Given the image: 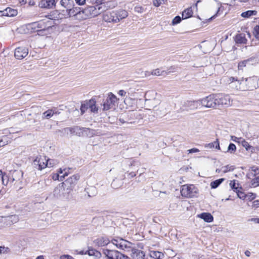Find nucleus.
Here are the masks:
<instances>
[{"instance_id": "1", "label": "nucleus", "mask_w": 259, "mask_h": 259, "mask_svg": "<svg viewBox=\"0 0 259 259\" xmlns=\"http://www.w3.org/2000/svg\"><path fill=\"white\" fill-rule=\"evenodd\" d=\"M61 14L64 18L73 17L75 20H83L82 8L80 7L74 6L68 10H63Z\"/></svg>"}, {"instance_id": "2", "label": "nucleus", "mask_w": 259, "mask_h": 259, "mask_svg": "<svg viewBox=\"0 0 259 259\" xmlns=\"http://www.w3.org/2000/svg\"><path fill=\"white\" fill-rule=\"evenodd\" d=\"M96 3L95 6H88L84 9H82L83 20L95 17L102 13L100 4L97 2Z\"/></svg>"}, {"instance_id": "3", "label": "nucleus", "mask_w": 259, "mask_h": 259, "mask_svg": "<svg viewBox=\"0 0 259 259\" xmlns=\"http://www.w3.org/2000/svg\"><path fill=\"white\" fill-rule=\"evenodd\" d=\"M52 19L45 21L42 20L39 22H35L27 25L28 28L34 32H39L42 30L49 29L53 26Z\"/></svg>"}, {"instance_id": "4", "label": "nucleus", "mask_w": 259, "mask_h": 259, "mask_svg": "<svg viewBox=\"0 0 259 259\" xmlns=\"http://www.w3.org/2000/svg\"><path fill=\"white\" fill-rule=\"evenodd\" d=\"M70 192L62 184H59L53 191V196L57 199L62 201H68L70 199Z\"/></svg>"}, {"instance_id": "5", "label": "nucleus", "mask_w": 259, "mask_h": 259, "mask_svg": "<svg viewBox=\"0 0 259 259\" xmlns=\"http://www.w3.org/2000/svg\"><path fill=\"white\" fill-rule=\"evenodd\" d=\"M182 196L187 198L196 197L198 194V189L192 184H185L181 187L180 190Z\"/></svg>"}, {"instance_id": "6", "label": "nucleus", "mask_w": 259, "mask_h": 259, "mask_svg": "<svg viewBox=\"0 0 259 259\" xmlns=\"http://www.w3.org/2000/svg\"><path fill=\"white\" fill-rule=\"evenodd\" d=\"M103 254L104 257L101 259H131L128 256L116 250L104 249Z\"/></svg>"}, {"instance_id": "7", "label": "nucleus", "mask_w": 259, "mask_h": 259, "mask_svg": "<svg viewBox=\"0 0 259 259\" xmlns=\"http://www.w3.org/2000/svg\"><path fill=\"white\" fill-rule=\"evenodd\" d=\"M117 101V99L116 96L112 93H109L106 99H104L103 103L101 104V106H103L102 110L107 111L114 108Z\"/></svg>"}, {"instance_id": "8", "label": "nucleus", "mask_w": 259, "mask_h": 259, "mask_svg": "<svg viewBox=\"0 0 259 259\" xmlns=\"http://www.w3.org/2000/svg\"><path fill=\"white\" fill-rule=\"evenodd\" d=\"M216 94H211L200 100L201 106L206 108H218Z\"/></svg>"}, {"instance_id": "9", "label": "nucleus", "mask_w": 259, "mask_h": 259, "mask_svg": "<svg viewBox=\"0 0 259 259\" xmlns=\"http://www.w3.org/2000/svg\"><path fill=\"white\" fill-rule=\"evenodd\" d=\"M228 82L229 87L233 89L244 91L246 88L243 78L241 79H238L237 77H230L228 80Z\"/></svg>"}, {"instance_id": "10", "label": "nucleus", "mask_w": 259, "mask_h": 259, "mask_svg": "<svg viewBox=\"0 0 259 259\" xmlns=\"http://www.w3.org/2000/svg\"><path fill=\"white\" fill-rule=\"evenodd\" d=\"M79 178L80 177L78 174L74 175L68 178L64 182L61 183V184L71 192L76 185Z\"/></svg>"}, {"instance_id": "11", "label": "nucleus", "mask_w": 259, "mask_h": 259, "mask_svg": "<svg viewBox=\"0 0 259 259\" xmlns=\"http://www.w3.org/2000/svg\"><path fill=\"white\" fill-rule=\"evenodd\" d=\"M88 130V128L80 127L78 126H74L71 127H66L62 130V133L64 134H68L78 136L79 137L83 135V132Z\"/></svg>"}, {"instance_id": "12", "label": "nucleus", "mask_w": 259, "mask_h": 259, "mask_svg": "<svg viewBox=\"0 0 259 259\" xmlns=\"http://www.w3.org/2000/svg\"><path fill=\"white\" fill-rule=\"evenodd\" d=\"M216 97L218 108L224 105L229 106L231 105L232 102L229 95L217 94H216Z\"/></svg>"}, {"instance_id": "13", "label": "nucleus", "mask_w": 259, "mask_h": 259, "mask_svg": "<svg viewBox=\"0 0 259 259\" xmlns=\"http://www.w3.org/2000/svg\"><path fill=\"white\" fill-rule=\"evenodd\" d=\"M32 165L36 169L41 170L47 167V157L39 155L33 160Z\"/></svg>"}, {"instance_id": "14", "label": "nucleus", "mask_w": 259, "mask_h": 259, "mask_svg": "<svg viewBox=\"0 0 259 259\" xmlns=\"http://www.w3.org/2000/svg\"><path fill=\"white\" fill-rule=\"evenodd\" d=\"M244 85L246 87L245 91L253 90L256 89L257 85V78L256 77L252 76L245 79H243Z\"/></svg>"}, {"instance_id": "15", "label": "nucleus", "mask_w": 259, "mask_h": 259, "mask_svg": "<svg viewBox=\"0 0 259 259\" xmlns=\"http://www.w3.org/2000/svg\"><path fill=\"white\" fill-rule=\"evenodd\" d=\"M201 106L200 100L196 101H186L183 105V110H195Z\"/></svg>"}, {"instance_id": "16", "label": "nucleus", "mask_w": 259, "mask_h": 259, "mask_svg": "<svg viewBox=\"0 0 259 259\" xmlns=\"http://www.w3.org/2000/svg\"><path fill=\"white\" fill-rule=\"evenodd\" d=\"M28 54V50L24 47H17L15 51L14 55L17 59H22Z\"/></svg>"}, {"instance_id": "17", "label": "nucleus", "mask_w": 259, "mask_h": 259, "mask_svg": "<svg viewBox=\"0 0 259 259\" xmlns=\"http://www.w3.org/2000/svg\"><path fill=\"white\" fill-rule=\"evenodd\" d=\"M23 177V172L21 170H14L10 172V175L9 176H6L8 179L6 182L10 181L13 182L14 181H19L21 180Z\"/></svg>"}, {"instance_id": "18", "label": "nucleus", "mask_w": 259, "mask_h": 259, "mask_svg": "<svg viewBox=\"0 0 259 259\" xmlns=\"http://www.w3.org/2000/svg\"><path fill=\"white\" fill-rule=\"evenodd\" d=\"M103 20L107 22H118V19L116 16L115 11L106 12L103 15Z\"/></svg>"}, {"instance_id": "19", "label": "nucleus", "mask_w": 259, "mask_h": 259, "mask_svg": "<svg viewBox=\"0 0 259 259\" xmlns=\"http://www.w3.org/2000/svg\"><path fill=\"white\" fill-rule=\"evenodd\" d=\"M104 1V0H101V2L99 4L100 7H101L102 12L108 9H113L117 6V2L114 1L103 2Z\"/></svg>"}, {"instance_id": "20", "label": "nucleus", "mask_w": 259, "mask_h": 259, "mask_svg": "<svg viewBox=\"0 0 259 259\" xmlns=\"http://www.w3.org/2000/svg\"><path fill=\"white\" fill-rule=\"evenodd\" d=\"M38 5L41 8L52 9L56 6V1L55 0H41Z\"/></svg>"}, {"instance_id": "21", "label": "nucleus", "mask_w": 259, "mask_h": 259, "mask_svg": "<svg viewBox=\"0 0 259 259\" xmlns=\"http://www.w3.org/2000/svg\"><path fill=\"white\" fill-rule=\"evenodd\" d=\"M198 217L203 220L207 223L212 222L213 220V216L208 212H202L199 214H198Z\"/></svg>"}, {"instance_id": "22", "label": "nucleus", "mask_w": 259, "mask_h": 259, "mask_svg": "<svg viewBox=\"0 0 259 259\" xmlns=\"http://www.w3.org/2000/svg\"><path fill=\"white\" fill-rule=\"evenodd\" d=\"M238 143L241 144L247 151H250L251 153L255 152V148L250 146L244 139H240V141H238Z\"/></svg>"}, {"instance_id": "23", "label": "nucleus", "mask_w": 259, "mask_h": 259, "mask_svg": "<svg viewBox=\"0 0 259 259\" xmlns=\"http://www.w3.org/2000/svg\"><path fill=\"white\" fill-rule=\"evenodd\" d=\"M18 14L17 10L16 9H12L10 7H8L4 10L3 15L7 17H14L16 16Z\"/></svg>"}, {"instance_id": "24", "label": "nucleus", "mask_w": 259, "mask_h": 259, "mask_svg": "<svg viewBox=\"0 0 259 259\" xmlns=\"http://www.w3.org/2000/svg\"><path fill=\"white\" fill-rule=\"evenodd\" d=\"M95 242L99 246H104L107 245L110 242V241L107 237H102L95 240Z\"/></svg>"}, {"instance_id": "25", "label": "nucleus", "mask_w": 259, "mask_h": 259, "mask_svg": "<svg viewBox=\"0 0 259 259\" xmlns=\"http://www.w3.org/2000/svg\"><path fill=\"white\" fill-rule=\"evenodd\" d=\"M116 16H117V18L118 19V22L120 20L125 18L128 16V13L126 11L124 10H119L117 11H115Z\"/></svg>"}, {"instance_id": "26", "label": "nucleus", "mask_w": 259, "mask_h": 259, "mask_svg": "<svg viewBox=\"0 0 259 259\" xmlns=\"http://www.w3.org/2000/svg\"><path fill=\"white\" fill-rule=\"evenodd\" d=\"M60 3L61 6L65 8L66 10L75 6L73 0H61Z\"/></svg>"}, {"instance_id": "27", "label": "nucleus", "mask_w": 259, "mask_h": 259, "mask_svg": "<svg viewBox=\"0 0 259 259\" xmlns=\"http://www.w3.org/2000/svg\"><path fill=\"white\" fill-rule=\"evenodd\" d=\"M235 40L237 44H246L247 42V39L245 38V34L243 33H240L236 35Z\"/></svg>"}, {"instance_id": "28", "label": "nucleus", "mask_w": 259, "mask_h": 259, "mask_svg": "<svg viewBox=\"0 0 259 259\" xmlns=\"http://www.w3.org/2000/svg\"><path fill=\"white\" fill-rule=\"evenodd\" d=\"M96 101L92 99L88 101V105L89 108L90 109L91 111L92 112H98V108L96 107Z\"/></svg>"}, {"instance_id": "29", "label": "nucleus", "mask_w": 259, "mask_h": 259, "mask_svg": "<svg viewBox=\"0 0 259 259\" xmlns=\"http://www.w3.org/2000/svg\"><path fill=\"white\" fill-rule=\"evenodd\" d=\"M87 252H88L87 254L89 255L95 256V258H100L102 256V254L100 252L93 248L89 249Z\"/></svg>"}, {"instance_id": "30", "label": "nucleus", "mask_w": 259, "mask_h": 259, "mask_svg": "<svg viewBox=\"0 0 259 259\" xmlns=\"http://www.w3.org/2000/svg\"><path fill=\"white\" fill-rule=\"evenodd\" d=\"M205 148H208V149H212L213 148H215V149L220 150V147L219 144V142L218 139H217L216 141H215L213 142L210 143L209 144H206L204 146Z\"/></svg>"}, {"instance_id": "31", "label": "nucleus", "mask_w": 259, "mask_h": 259, "mask_svg": "<svg viewBox=\"0 0 259 259\" xmlns=\"http://www.w3.org/2000/svg\"><path fill=\"white\" fill-rule=\"evenodd\" d=\"M193 12L191 8H189L185 10L182 13V18L187 19L192 16Z\"/></svg>"}, {"instance_id": "32", "label": "nucleus", "mask_w": 259, "mask_h": 259, "mask_svg": "<svg viewBox=\"0 0 259 259\" xmlns=\"http://www.w3.org/2000/svg\"><path fill=\"white\" fill-rule=\"evenodd\" d=\"M251 61V59H248L239 62L238 65V69L243 70L244 67H246L247 65L250 64V62Z\"/></svg>"}, {"instance_id": "33", "label": "nucleus", "mask_w": 259, "mask_h": 259, "mask_svg": "<svg viewBox=\"0 0 259 259\" xmlns=\"http://www.w3.org/2000/svg\"><path fill=\"white\" fill-rule=\"evenodd\" d=\"M57 111H55L53 109H49L47 111L43 113V118L46 119L50 118L54 114H58Z\"/></svg>"}, {"instance_id": "34", "label": "nucleus", "mask_w": 259, "mask_h": 259, "mask_svg": "<svg viewBox=\"0 0 259 259\" xmlns=\"http://www.w3.org/2000/svg\"><path fill=\"white\" fill-rule=\"evenodd\" d=\"M257 14V11L255 10H248L241 13V16L243 18H249L251 16H255Z\"/></svg>"}, {"instance_id": "35", "label": "nucleus", "mask_w": 259, "mask_h": 259, "mask_svg": "<svg viewBox=\"0 0 259 259\" xmlns=\"http://www.w3.org/2000/svg\"><path fill=\"white\" fill-rule=\"evenodd\" d=\"M163 255L161 252L158 251H151L150 253V256L153 259H159Z\"/></svg>"}, {"instance_id": "36", "label": "nucleus", "mask_w": 259, "mask_h": 259, "mask_svg": "<svg viewBox=\"0 0 259 259\" xmlns=\"http://www.w3.org/2000/svg\"><path fill=\"white\" fill-rule=\"evenodd\" d=\"M225 180V179L221 178L212 182L210 186L212 189H215Z\"/></svg>"}, {"instance_id": "37", "label": "nucleus", "mask_w": 259, "mask_h": 259, "mask_svg": "<svg viewBox=\"0 0 259 259\" xmlns=\"http://www.w3.org/2000/svg\"><path fill=\"white\" fill-rule=\"evenodd\" d=\"M59 174H63V175L59 176L58 174L56 176V178H55L53 177V179L54 180H56L57 179L59 180V181H63V179H64L65 177L67 176L68 174L67 172L66 171L65 169L62 170L61 168L60 169L59 171Z\"/></svg>"}, {"instance_id": "38", "label": "nucleus", "mask_w": 259, "mask_h": 259, "mask_svg": "<svg viewBox=\"0 0 259 259\" xmlns=\"http://www.w3.org/2000/svg\"><path fill=\"white\" fill-rule=\"evenodd\" d=\"M151 74L153 75L160 76L167 75V73L165 71H161L160 69L157 68L155 70H153L151 72Z\"/></svg>"}, {"instance_id": "39", "label": "nucleus", "mask_w": 259, "mask_h": 259, "mask_svg": "<svg viewBox=\"0 0 259 259\" xmlns=\"http://www.w3.org/2000/svg\"><path fill=\"white\" fill-rule=\"evenodd\" d=\"M121 184L122 183L119 180L116 179L112 181L111 185L113 188L117 189L121 186Z\"/></svg>"}, {"instance_id": "40", "label": "nucleus", "mask_w": 259, "mask_h": 259, "mask_svg": "<svg viewBox=\"0 0 259 259\" xmlns=\"http://www.w3.org/2000/svg\"><path fill=\"white\" fill-rule=\"evenodd\" d=\"M257 186H259V176L252 179L250 183L251 187L255 188Z\"/></svg>"}, {"instance_id": "41", "label": "nucleus", "mask_w": 259, "mask_h": 259, "mask_svg": "<svg viewBox=\"0 0 259 259\" xmlns=\"http://www.w3.org/2000/svg\"><path fill=\"white\" fill-rule=\"evenodd\" d=\"M235 169V166L233 165H227L222 167V169L224 173H226L230 171H232Z\"/></svg>"}, {"instance_id": "42", "label": "nucleus", "mask_w": 259, "mask_h": 259, "mask_svg": "<svg viewBox=\"0 0 259 259\" xmlns=\"http://www.w3.org/2000/svg\"><path fill=\"white\" fill-rule=\"evenodd\" d=\"M236 150V147L233 143H230L227 149V152L230 153H234Z\"/></svg>"}, {"instance_id": "43", "label": "nucleus", "mask_w": 259, "mask_h": 259, "mask_svg": "<svg viewBox=\"0 0 259 259\" xmlns=\"http://www.w3.org/2000/svg\"><path fill=\"white\" fill-rule=\"evenodd\" d=\"M88 105V101H86L85 102L82 103L80 106V111L81 114H83L88 109H89L88 106H87Z\"/></svg>"}, {"instance_id": "44", "label": "nucleus", "mask_w": 259, "mask_h": 259, "mask_svg": "<svg viewBox=\"0 0 259 259\" xmlns=\"http://www.w3.org/2000/svg\"><path fill=\"white\" fill-rule=\"evenodd\" d=\"M253 34L255 38L259 40V25H256L254 27Z\"/></svg>"}, {"instance_id": "45", "label": "nucleus", "mask_w": 259, "mask_h": 259, "mask_svg": "<svg viewBox=\"0 0 259 259\" xmlns=\"http://www.w3.org/2000/svg\"><path fill=\"white\" fill-rule=\"evenodd\" d=\"M236 184L235 180L231 181L230 183V186L232 189H233L234 191L237 192L239 184L237 183V186H236Z\"/></svg>"}, {"instance_id": "46", "label": "nucleus", "mask_w": 259, "mask_h": 259, "mask_svg": "<svg viewBox=\"0 0 259 259\" xmlns=\"http://www.w3.org/2000/svg\"><path fill=\"white\" fill-rule=\"evenodd\" d=\"M181 20H182V19L180 16H177L173 19L172 22H171V24L172 25H177L180 23V22L181 21Z\"/></svg>"}, {"instance_id": "47", "label": "nucleus", "mask_w": 259, "mask_h": 259, "mask_svg": "<svg viewBox=\"0 0 259 259\" xmlns=\"http://www.w3.org/2000/svg\"><path fill=\"white\" fill-rule=\"evenodd\" d=\"M167 0H154L153 5L156 7H159L161 4H164Z\"/></svg>"}, {"instance_id": "48", "label": "nucleus", "mask_w": 259, "mask_h": 259, "mask_svg": "<svg viewBox=\"0 0 259 259\" xmlns=\"http://www.w3.org/2000/svg\"><path fill=\"white\" fill-rule=\"evenodd\" d=\"M47 166L53 167L56 164V161L54 159H51L47 158Z\"/></svg>"}, {"instance_id": "49", "label": "nucleus", "mask_w": 259, "mask_h": 259, "mask_svg": "<svg viewBox=\"0 0 259 259\" xmlns=\"http://www.w3.org/2000/svg\"><path fill=\"white\" fill-rule=\"evenodd\" d=\"M134 10L138 13H142L144 12V8L141 6H136L135 7Z\"/></svg>"}, {"instance_id": "50", "label": "nucleus", "mask_w": 259, "mask_h": 259, "mask_svg": "<svg viewBox=\"0 0 259 259\" xmlns=\"http://www.w3.org/2000/svg\"><path fill=\"white\" fill-rule=\"evenodd\" d=\"M237 194L238 197L241 199H244L245 198V195L242 192L237 191L236 192Z\"/></svg>"}, {"instance_id": "51", "label": "nucleus", "mask_w": 259, "mask_h": 259, "mask_svg": "<svg viewBox=\"0 0 259 259\" xmlns=\"http://www.w3.org/2000/svg\"><path fill=\"white\" fill-rule=\"evenodd\" d=\"M0 180H1V181L2 182V184L6 186L8 184V182H6V184L4 183V175H3L2 171L1 170H0Z\"/></svg>"}, {"instance_id": "52", "label": "nucleus", "mask_w": 259, "mask_h": 259, "mask_svg": "<svg viewBox=\"0 0 259 259\" xmlns=\"http://www.w3.org/2000/svg\"><path fill=\"white\" fill-rule=\"evenodd\" d=\"M8 141L5 140L4 139H0V147L8 144Z\"/></svg>"}, {"instance_id": "53", "label": "nucleus", "mask_w": 259, "mask_h": 259, "mask_svg": "<svg viewBox=\"0 0 259 259\" xmlns=\"http://www.w3.org/2000/svg\"><path fill=\"white\" fill-rule=\"evenodd\" d=\"M76 3L79 6H82L85 4L86 0H75Z\"/></svg>"}, {"instance_id": "54", "label": "nucleus", "mask_w": 259, "mask_h": 259, "mask_svg": "<svg viewBox=\"0 0 259 259\" xmlns=\"http://www.w3.org/2000/svg\"><path fill=\"white\" fill-rule=\"evenodd\" d=\"M189 153H196L199 152V150L197 148H193L191 149L188 150Z\"/></svg>"}, {"instance_id": "55", "label": "nucleus", "mask_w": 259, "mask_h": 259, "mask_svg": "<svg viewBox=\"0 0 259 259\" xmlns=\"http://www.w3.org/2000/svg\"><path fill=\"white\" fill-rule=\"evenodd\" d=\"M249 222H253L255 223L259 224V218H251L248 220Z\"/></svg>"}, {"instance_id": "56", "label": "nucleus", "mask_w": 259, "mask_h": 259, "mask_svg": "<svg viewBox=\"0 0 259 259\" xmlns=\"http://www.w3.org/2000/svg\"><path fill=\"white\" fill-rule=\"evenodd\" d=\"M231 139L233 141H234L235 142L238 143V141H240V139H242V138H237L235 136H231Z\"/></svg>"}, {"instance_id": "57", "label": "nucleus", "mask_w": 259, "mask_h": 259, "mask_svg": "<svg viewBox=\"0 0 259 259\" xmlns=\"http://www.w3.org/2000/svg\"><path fill=\"white\" fill-rule=\"evenodd\" d=\"M60 259H71L72 256L69 255H63L60 256Z\"/></svg>"}, {"instance_id": "58", "label": "nucleus", "mask_w": 259, "mask_h": 259, "mask_svg": "<svg viewBox=\"0 0 259 259\" xmlns=\"http://www.w3.org/2000/svg\"><path fill=\"white\" fill-rule=\"evenodd\" d=\"M4 131L5 132V133H4V134H7V132H9L10 134L15 133L14 131V129L12 127L10 128L9 130L5 129Z\"/></svg>"}, {"instance_id": "59", "label": "nucleus", "mask_w": 259, "mask_h": 259, "mask_svg": "<svg viewBox=\"0 0 259 259\" xmlns=\"http://www.w3.org/2000/svg\"><path fill=\"white\" fill-rule=\"evenodd\" d=\"M118 94L119 95L121 96H124L126 95V93L124 90H121L118 91Z\"/></svg>"}, {"instance_id": "60", "label": "nucleus", "mask_w": 259, "mask_h": 259, "mask_svg": "<svg viewBox=\"0 0 259 259\" xmlns=\"http://www.w3.org/2000/svg\"><path fill=\"white\" fill-rule=\"evenodd\" d=\"M253 206L255 207H259V200H255L253 202Z\"/></svg>"}, {"instance_id": "61", "label": "nucleus", "mask_w": 259, "mask_h": 259, "mask_svg": "<svg viewBox=\"0 0 259 259\" xmlns=\"http://www.w3.org/2000/svg\"><path fill=\"white\" fill-rule=\"evenodd\" d=\"M8 248H5V247L0 246V253H5L6 251V250L8 249Z\"/></svg>"}, {"instance_id": "62", "label": "nucleus", "mask_w": 259, "mask_h": 259, "mask_svg": "<svg viewBox=\"0 0 259 259\" xmlns=\"http://www.w3.org/2000/svg\"><path fill=\"white\" fill-rule=\"evenodd\" d=\"M128 175L129 176V178H132L135 177L136 176V174L134 172H131L128 173Z\"/></svg>"}, {"instance_id": "63", "label": "nucleus", "mask_w": 259, "mask_h": 259, "mask_svg": "<svg viewBox=\"0 0 259 259\" xmlns=\"http://www.w3.org/2000/svg\"><path fill=\"white\" fill-rule=\"evenodd\" d=\"M251 170L252 171L256 172L258 170V168L255 166H252L251 167Z\"/></svg>"}, {"instance_id": "64", "label": "nucleus", "mask_w": 259, "mask_h": 259, "mask_svg": "<svg viewBox=\"0 0 259 259\" xmlns=\"http://www.w3.org/2000/svg\"><path fill=\"white\" fill-rule=\"evenodd\" d=\"M21 5H24L26 3L27 0H18Z\"/></svg>"}]
</instances>
